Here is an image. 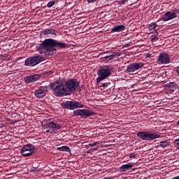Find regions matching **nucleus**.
<instances>
[{
  "mask_svg": "<svg viewBox=\"0 0 179 179\" xmlns=\"http://www.w3.org/2000/svg\"><path fill=\"white\" fill-rule=\"evenodd\" d=\"M48 87H50L55 96L62 97L70 96L71 93H73L79 87V82L77 79H70L62 83H52L50 85L41 87L40 89L43 93H45L48 90Z\"/></svg>",
  "mask_w": 179,
  "mask_h": 179,
  "instance_id": "1",
  "label": "nucleus"
},
{
  "mask_svg": "<svg viewBox=\"0 0 179 179\" xmlns=\"http://www.w3.org/2000/svg\"><path fill=\"white\" fill-rule=\"evenodd\" d=\"M36 50L39 54H45L48 52H53L57 51V49L52 48V39L48 38L43 41L38 46H36Z\"/></svg>",
  "mask_w": 179,
  "mask_h": 179,
  "instance_id": "2",
  "label": "nucleus"
},
{
  "mask_svg": "<svg viewBox=\"0 0 179 179\" xmlns=\"http://www.w3.org/2000/svg\"><path fill=\"white\" fill-rule=\"evenodd\" d=\"M136 135L138 138L142 139V141H153L157 139V138H160V135L149 131H138Z\"/></svg>",
  "mask_w": 179,
  "mask_h": 179,
  "instance_id": "3",
  "label": "nucleus"
},
{
  "mask_svg": "<svg viewBox=\"0 0 179 179\" xmlns=\"http://www.w3.org/2000/svg\"><path fill=\"white\" fill-rule=\"evenodd\" d=\"M111 74V71H110V69L108 67L101 68L97 71V75L99 78H96V85H99L101 80H104L106 78Z\"/></svg>",
  "mask_w": 179,
  "mask_h": 179,
  "instance_id": "4",
  "label": "nucleus"
},
{
  "mask_svg": "<svg viewBox=\"0 0 179 179\" xmlns=\"http://www.w3.org/2000/svg\"><path fill=\"white\" fill-rule=\"evenodd\" d=\"M61 106L66 110H75L76 108H83V104L75 101H67L62 103Z\"/></svg>",
  "mask_w": 179,
  "mask_h": 179,
  "instance_id": "5",
  "label": "nucleus"
},
{
  "mask_svg": "<svg viewBox=\"0 0 179 179\" xmlns=\"http://www.w3.org/2000/svg\"><path fill=\"white\" fill-rule=\"evenodd\" d=\"M43 61H44V58L40 55L31 57L25 60V65L26 66H36V65H38Z\"/></svg>",
  "mask_w": 179,
  "mask_h": 179,
  "instance_id": "6",
  "label": "nucleus"
},
{
  "mask_svg": "<svg viewBox=\"0 0 179 179\" xmlns=\"http://www.w3.org/2000/svg\"><path fill=\"white\" fill-rule=\"evenodd\" d=\"M62 127L54 122H49L44 126V129L46 132L49 134H54L55 131H58V129H61Z\"/></svg>",
  "mask_w": 179,
  "mask_h": 179,
  "instance_id": "7",
  "label": "nucleus"
},
{
  "mask_svg": "<svg viewBox=\"0 0 179 179\" xmlns=\"http://www.w3.org/2000/svg\"><path fill=\"white\" fill-rule=\"evenodd\" d=\"M36 148L31 145H24L20 150V153L24 157H29L31 155H33Z\"/></svg>",
  "mask_w": 179,
  "mask_h": 179,
  "instance_id": "8",
  "label": "nucleus"
},
{
  "mask_svg": "<svg viewBox=\"0 0 179 179\" xmlns=\"http://www.w3.org/2000/svg\"><path fill=\"white\" fill-rule=\"evenodd\" d=\"M94 114H96L94 112H90V110L87 109L73 110V115L76 117L80 115L82 118H87L88 117H90V115H94Z\"/></svg>",
  "mask_w": 179,
  "mask_h": 179,
  "instance_id": "9",
  "label": "nucleus"
},
{
  "mask_svg": "<svg viewBox=\"0 0 179 179\" xmlns=\"http://www.w3.org/2000/svg\"><path fill=\"white\" fill-rule=\"evenodd\" d=\"M143 66H145V64L143 62L131 63L127 66V72L132 73V72H135V71H138Z\"/></svg>",
  "mask_w": 179,
  "mask_h": 179,
  "instance_id": "10",
  "label": "nucleus"
},
{
  "mask_svg": "<svg viewBox=\"0 0 179 179\" xmlns=\"http://www.w3.org/2000/svg\"><path fill=\"white\" fill-rule=\"evenodd\" d=\"M170 56H169V54L164 52H161L157 58V62L163 65L170 64Z\"/></svg>",
  "mask_w": 179,
  "mask_h": 179,
  "instance_id": "11",
  "label": "nucleus"
},
{
  "mask_svg": "<svg viewBox=\"0 0 179 179\" xmlns=\"http://www.w3.org/2000/svg\"><path fill=\"white\" fill-rule=\"evenodd\" d=\"M176 17H177V13L168 11L162 15L161 20L163 22H169V20H172V19H176Z\"/></svg>",
  "mask_w": 179,
  "mask_h": 179,
  "instance_id": "12",
  "label": "nucleus"
},
{
  "mask_svg": "<svg viewBox=\"0 0 179 179\" xmlns=\"http://www.w3.org/2000/svg\"><path fill=\"white\" fill-rule=\"evenodd\" d=\"M41 78V76L38 74L28 76L24 78L26 83H33V82H36Z\"/></svg>",
  "mask_w": 179,
  "mask_h": 179,
  "instance_id": "13",
  "label": "nucleus"
},
{
  "mask_svg": "<svg viewBox=\"0 0 179 179\" xmlns=\"http://www.w3.org/2000/svg\"><path fill=\"white\" fill-rule=\"evenodd\" d=\"M52 48L55 47H58L59 48H66L68 45L65 43L58 42L56 40L52 39Z\"/></svg>",
  "mask_w": 179,
  "mask_h": 179,
  "instance_id": "14",
  "label": "nucleus"
},
{
  "mask_svg": "<svg viewBox=\"0 0 179 179\" xmlns=\"http://www.w3.org/2000/svg\"><path fill=\"white\" fill-rule=\"evenodd\" d=\"M41 34H43V36H48L51 34L52 37H57V34H55V30L52 29H45L41 32Z\"/></svg>",
  "mask_w": 179,
  "mask_h": 179,
  "instance_id": "15",
  "label": "nucleus"
},
{
  "mask_svg": "<svg viewBox=\"0 0 179 179\" xmlns=\"http://www.w3.org/2000/svg\"><path fill=\"white\" fill-rule=\"evenodd\" d=\"M164 87H167L171 92H174V90H176V89H177V84L174 82H171V83L165 84Z\"/></svg>",
  "mask_w": 179,
  "mask_h": 179,
  "instance_id": "16",
  "label": "nucleus"
},
{
  "mask_svg": "<svg viewBox=\"0 0 179 179\" xmlns=\"http://www.w3.org/2000/svg\"><path fill=\"white\" fill-rule=\"evenodd\" d=\"M125 30V26L124 25H118L111 29L112 33H120V31H124Z\"/></svg>",
  "mask_w": 179,
  "mask_h": 179,
  "instance_id": "17",
  "label": "nucleus"
},
{
  "mask_svg": "<svg viewBox=\"0 0 179 179\" xmlns=\"http://www.w3.org/2000/svg\"><path fill=\"white\" fill-rule=\"evenodd\" d=\"M132 167H134V165L131 164H124L120 167V170L123 171V173H125V171H128V170H132Z\"/></svg>",
  "mask_w": 179,
  "mask_h": 179,
  "instance_id": "18",
  "label": "nucleus"
},
{
  "mask_svg": "<svg viewBox=\"0 0 179 179\" xmlns=\"http://www.w3.org/2000/svg\"><path fill=\"white\" fill-rule=\"evenodd\" d=\"M35 96L38 99H43V97L45 96V93L43 92L40 88L39 90L35 91Z\"/></svg>",
  "mask_w": 179,
  "mask_h": 179,
  "instance_id": "19",
  "label": "nucleus"
},
{
  "mask_svg": "<svg viewBox=\"0 0 179 179\" xmlns=\"http://www.w3.org/2000/svg\"><path fill=\"white\" fill-rule=\"evenodd\" d=\"M114 57H121V52H110L109 55L106 56V59H113Z\"/></svg>",
  "mask_w": 179,
  "mask_h": 179,
  "instance_id": "20",
  "label": "nucleus"
},
{
  "mask_svg": "<svg viewBox=\"0 0 179 179\" xmlns=\"http://www.w3.org/2000/svg\"><path fill=\"white\" fill-rule=\"evenodd\" d=\"M57 150H59L60 152H68L69 153H71V148L66 145L57 148Z\"/></svg>",
  "mask_w": 179,
  "mask_h": 179,
  "instance_id": "21",
  "label": "nucleus"
},
{
  "mask_svg": "<svg viewBox=\"0 0 179 179\" xmlns=\"http://www.w3.org/2000/svg\"><path fill=\"white\" fill-rule=\"evenodd\" d=\"M169 145H170V141H169L168 140H165L159 142V146L161 148H167V146Z\"/></svg>",
  "mask_w": 179,
  "mask_h": 179,
  "instance_id": "22",
  "label": "nucleus"
},
{
  "mask_svg": "<svg viewBox=\"0 0 179 179\" xmlns=\"http://www.w3.org/2000/svg\"><path fill=\"white\" fill-rule=\"evenodd\" d=\"M157 27V24L156 22H152L149 27L148 29L150 30V31H156V28Z\"/></svg>",
  "mask_w": 179,
  "mask_h": 179,
  "instance_id": "23",
  "label": "nucleus"
},
{
  "mask_svg": "<svg viewBox=\"0 0 179 179\" xmlns=\"http://www.w3.org/2000/svg\"><path fill=\"white\" fill-rule=\"evenodd\" d=\"M55 5V1H50L48 3V8H52V6H54Z\"/></svg>",
  "mask_w": 179,
  "mask_h": 179,
  "instance_id": "24",
  "label": "nucleus"
},
{
  "mask_svg": "<svg viewBox=\"0 0 179 179\" xmlns=\"http://www.w3.org/2000/svg\"><path fill=\"white\" fill-rule=\"evenodd\" d=\"M174 143H175L176 148H177V149H179V138L175 140Z\"/></svg>",
  "mask_w": 179,
  "mask_h": 179,
  "instance_id": "25",
  "label": "nucleus"
},
{
  "mask_svg": "<svg viewBox=\"0 0 179 179\" xmlns=\"http://www.w3.org/2000/svg\"><path fill=\"white\" fill-rule=\"evenodd\" d=\"M128 0H119L120 5H124Z\"/></svg>",
  "mask_w": 179,
  "mask_h": 179,
  "instance_id": "26",
  "label": "nucleus"
},
{
  "mask_svg": "<svg viewBox=\"0 0 179 179\" xmlns=\"http://www.w3.org/2000/svg\"><path fill=\"white\" fill-rule=\"evenodd\" d=\"M157 40H159V38L157 36H154L153 38H151L152 43L155 41H157Z\"/></svg>",
  "mask_w": 179,
  "mask_h": 179,
  "instance_id": "27",
  "label": "nucleus"
},
{
  "mask_svg": "<svg viewBox=\"0 0 179 179\" xmlns=\"http://www.w3.org/2000/svg\"><path fill=\"white\" fill-rule=\"evenodd\" d=\"M108 86V83H103L101 84V87H107Z\"/></svg>",
  "mask_w": 179,
  "mask_h": 179,
  "instance_id": "28",
  "label": "nucleus"
},
{
  "mask_svg": "<svg viewBox=\"0 0 179 179\" xmlns=\"http://www.w3.org/2000/svg\"><path fill=\"white\" fill-rule=\"evenodd\" d=\"M135 156H136V155L134 154V153H131V154L129 155V157L130 159H132V157H135Z\"/></svg>",
  "mask_w": 179,
  "mask_h": 179,
  "instance_id": "29",
  "label": "nucleus"
},
{
  "mask_svg": "<svg viewBox=\"0 0 179 179\" xmlns=\"http://www.w3.org/2000/svg\"><path fill=\"white\" fill-rule=\"evenodd\" d=\"M175 71L178 73V75H179V66L176 67Z\"/></svg>",
  "mask_w": 179,
  "mask_h": 179,
  "instance_id": "30",
  "label": "nucleus"
},
{
  "mask_svg": "<svg viewBox=\"0 0 179 179\" xmlns=\"http://www.w3.org/2000/svg\"><path fill=\"white\" fill-rule=\"evenodd\" d=\"M89 3H92L93 2H96L97 0H87Z\"/></svg>",
  "mask_w": 179,
  "mask_h": 179,
  "instance_id": "31",
  "label": "nucleus"
},
{
  "mask_svg": "<svg viewBox=\"0 0 179 179\" xmlns=\"http://www.w3.org/2000/svg\"><path fill=\"white\" fill-rule=\"evenodd\" d=\"M97 143H93L92 144H90V146H96Z\"/></svg>",
  "mask_w": 179,
  "mask_h": 179,
  "instance_id": "32",
  "label": "nucleus"
},
{
  "mask_svg": "<svg viewBox=\"0 0 179 179\" xmlns=\"http://www.w3.org/2000/svg\"><path fill=\"white\" fill-rule=\"evenodd\" d=\"M129 45H131V43H127L124 47H128Z\"/></svg>",
  "mask_w": 179,
  "mask_h": 179,
  "instance_id": "33",
  "label": "nucleus"
},
{
  "mask_svg": "<svg viewBox=\"0 0 179 179\" xmlns=\"http://www.w3.org/2000/svg\"><path fill=\"white\" fill-rule=\"evenodd\" d=\"M177 124L179 125V121L177 122Z\"/></svg>",
  "mask_w": 179,
  "mask_h": 179,
  "instance_id": "34",
  "label": "nucleus"
}]
</instances>
